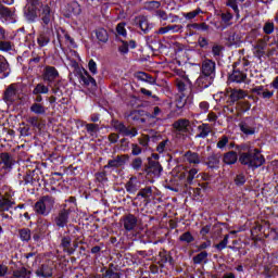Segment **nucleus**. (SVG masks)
<instances>
[{
  "label": "nucleus",
  "mask_w": 278,
  "mask_h": 278,
  "mask_svg": "<svg viewBox=\"0 0 278 278\" xmlns=\"http://www.w3.org/2000/svg\"><path fill=\"white\" fill-rule=\"evenodd\" d=\"M239 162L243 164V166H249V168H260L266 160L264 155L260 153L258 149H248V152H242L239 156Z\"/></svg>",
  "instance_id": "nucleus-1"
},
{
  "label": "nucleus",
  "mask_w": 278,
  "mask_h": 278,
  "mask_svg": "<svg viewBox=\"0 0 278 278\" xmlns=\"http://www.w3.org/2000/svg\"><path fill=\"white\" fill-rule=\"evenodd\" d=\"M54 207L55 197L49 194L41 197L34 205V210L39 216H49Z\"/></svg>",
  "instance_id": "nucleus-2"
},
{
  "label": "nucleus",
  "mask_w": 278,
  "mask_h": 278,
  "mask_svg": "<svg viewBox=\"0 0 278 278\" xmlns=\"http://www.w3.org/2000/svg\"><path fill=\"white\" fill-rule=\"evenodd\" d=\"M40 18L42 27H52L53 21H55V15L53 9H51L49 4H45L41 8Z\"/></svg>",
  "instance_id": "nucleus-3"
},
{
  "label": "nucleus",
  "mask_w": 278,
  "mask_h": 278,
  "mask_svg": "<svg viewBox=\"0 0 278 278\" xmlns=\"http://www.w3.org/2000/svg\"><path fill=\"white\" fill-rule=\"evenodd\" d=\"M70 216H71V210H67L66 204H64L63 208L59 211V213L54 217V224L56 225V227L64 229V227L68 225Z\"/></svg>",
  "instance_id": "nucleus-4"
},
{
  "label": "nucleus",
  "mask_w": 278,
  "mask_h": 278,
  "mask_svg": "<svg viewBox=\"0 0 278 278\" xmlns=\"http://www.w3.org/2000/svg\"><path fill=\"white\" fill-rule=\"evenodd\" d=\"M14 205H16V201L10 192L0 195V212H10L14 208Z\"/></svg>",
  "instance_id": "nucleus-5"
},
{
  "label": "nucleus",
  "mask_w": 278,
  "mask_h": 278,
  "mask_svg": "<svg viewBox=\"0 0 278 278\" xmlns=\"http://www.w3.org/2000/svg\"><path fill=\"white\" fill-rule=\"evenodd\" d=\"M61 247L63 248L64 253L67 255H73L75 251H77V241L73 242V238L71 236H64L61 238Z\"/></svg>",
  "instance_id": "nucleus-6"
},
{
  "label": "nucleus",
  "mask_w": 278,
  "mask_h": 278,
  "mask_svg": "<svg viewBox=\"0 0 278 278\" xmlns=\"http://www.w3.org/2000/svg\"><path fill=\"white\" fill-rule=\"evenodd\" d=\"M121 223L126 231H136L138 217L134 214H128L121 218Z\"/></svg>",
  "instance_id": "nucleus-7"
},
{
  "label": "nucleus",
  "mask_w": 278,
  "mask_h": 278,
  "mask_svg": "<svg viewBox=\"0 0 278 278\" xmlns=\"http://www.w3.org/2000/svg\"><path fill=\"white\" fill-rule=\"evenodd\" d=\"M18 99V84H11L4 91L3 101L14 103Z\"/></svg>",
  "instance_id": "nucleus-8"
},
{
  "label": "nucleus",
  "mask_w": 278,
  "mask_h": 278,
  "mask_svg": "<svg viewBox=\"0 0 278 278\" xmlns=\"http://www.w3.org/2000/svg\"><path fill=\"white\" fill-rule=\"evenodd\" d=\"M114 129H116L122 136H126L128 138H136V136H138V129L127 127L121 122H116L114 124Z\"/></svg>",
  "instance_id": "nucleus-9"
},
{
  "label": "nucleus",
  "mask_w": 278,
  "mask_h": 278,
  "mask_svg": "<svg viewBox=\"0 0 278 278\" xmlns=\"http://www.w3.org/2000/svg\"><path fill=\"white\" fill-rule=\"evenodd\" d=\"M239 127L245 136H253V134H255V121L251 117H247L241 121Z\"/></svg>",
  "instance_id": "nucleus-10"
},
{
  "label": "nucleus",
  "mask_w": 278,
  "mask_h": 278,
  "mask_svg": "<svg viewBox=\"0 0 278 278\" xmlns=\"http://www.w3.org/2000/svg\"><path fill=\"white\" fill-rule=\"evenodd\" d=\"M128 160L129 155L127 154L117 155L112 160H109L104 168H121V166H125V164H127Z\"/></svg>",
  "instance_id": "nucleus-11"
},
{
  "label": "nucleus",
  "mask_w": 278,
  "mask_h": 278,
  "mask_svg": "<svg viewBox=\"0 0 278 278\" xmlns=\"http://www.w3.org/2000/svg\"><path fill=\"white\" fill-rule=\"evenodd\" d=\"M60 77V73L58 72V68L54 66H46L42 74L43 81H47L48 84H53L55 79Z\"/></svg>",
  "instance_id": "nucleus-12"
},
{
  "label": "nucleus",
  "mask_w": 278,
  "mask_h": 278,
  "mask_svg": "<svg viewBox=\"0 0 278 278\" xmlns=\"http://www.w3.org/2000/svg\"><path fill=\"white\" fill-rule=\"evenodd\" d=\"M226 96L229 99V103H236V101H240V99H244L247 97V91L242 89H227Z\"/></svg>",
  "instance_id": "nucleus-13"
},
{
  "label": "nucleus",
  "mask_w": 278,
  "mask_h": 278,
  "mask_svg": "<svg viewBox=\"0 0 278 278\" xmlns=\"http://www.w3.org/2000/svg\"><path fill=\"white\" fill-rule=\"evenodd\" d=\"M0 18L8 23H16V14L3 5H0Z\"/></svg>",
  "instance_id": "nucleus-14"
},
{
  "label": "nucleus",
  "mask_w": 278,
  "mask_h": 278,
  "mask_svg": "<svg viewBox=\"0 0 278 278\" xmlns=\"http://www.w3.org/2000/svg\"><path fill=\"white\" fill-rule=\"evenodd\" d=\"M136 23L137 25H139L143 34H148V31H151V29H153V24H151L149 22V18L144 15L136 17Z\"/></svg>",
  "instance_id": "nucleus-15"
},
{
  "label": "nucleus",
  "mask_w": 278,
  "mask_h": 278,
  "mask_svg": "<svg viewBox=\"0 0 278 278\" xmlns=\"http://www.w3.org/2000/svg\"><path fill=\"white\" fill-rule=\"evenodd\" d=\"M214 73H216V63L212 60H204L202 62V75L214 77Z\"/></svg>",
  "instance_id": "nucleus-16"
},
{
  "label": "nucleus",
  "mask_w": 278,
  "mask_h": 278,
  "mask_svg": "<svg viewBox=\"0 0 278 278\" xmlns=\"http://www.w3.org/2000/svg\"><path fill=\"white\" fill-rule=\"evenodd\" d=\"M187 33L189 36H194V29L198 31H207L210 29V26L206 25L205 23H193V24H188L187 27Z\"/></svg>",
  "instance_id": "nucleus-17"
},
{
  "label": "nucleus",
  "mask_w": 278,
  "mask_h": 278,
  "mask_svg": "<svg viewBox=\"0 0 278 278\" xmlns=\"http://www.w3.org/2000/svg\"><path fill=\"white\" fill-rule=\"evenodd\" d=\"M174 129L176 131H179L180 134H187L189 127H190V121L189 119H178L173 124Z\"/></svg>",
  "instance_id": "nucleus-18"
},
{
  "label": "nucleus",
  "mask_w": 278,
  "mask_h": 278,
  "mask_svg": "<svg viewBox=\"0 0 278 278\" xmlns=\"http://www.w3.org/2000/svg\"><path fill=\"white\" fill-rule=\"evenodd\" d=\"M214 81V76H210L207 74H202L198 79L197 84L199 88H210Z\"/></svg>",
  "instance_id": "nucleus-19"
},
{
  "label": "nucleus",
  "mask_w": 278,
  "mask_h": 278,
  "mask_svg": "<svg viewBox=\"0 0 278 278\" xmlns=\"http://www.w3.org/2000/svg\"><path fill=\"white\" fill-rule=\"evenodd\" d=\"M126 191L130 194L138 192L140 188V181L136 177H131L125 185Z\"/></svg>",
  "instance_id": "nucleus-20"
},
{
  "label": "nucleus",
  "mask_w": 278,
  "mask_h": 278,
  "mask_svg": "<svg viewBox=\"0 0 278 278\" xmlns=\"http://www.w3.org/2000/svg\"><path fill=\"white\" fill-rule=\"evenodd\" d=\"M37 42L39 47H47L51 42V29L48 28L47 31L40 33Z\"/></svg>",
  "instance_id": "nucleus-21"
},
{
  "label": "nucleus",
  "mask_w": 278,
  "mask_h": 278,
  "mask_svg": "<svg viewBox=\"0 0 278 278\" xmlns=\"http://www.w3.org/2000/svg\"><path fill=\"white\" fill-rule=\"evenodd\" d=\"M244 3V0H226L227 8H231L237 18L240 17V5Z\"/></svg>",
  "instance_id": "nucleus-22"
},
{
  "label": "nucleus",
  "mask_w": 278,
  "mask_h": 278,
  "mask_svg": "<svg viewBox=\"0 0 278 278\" xmlns=\"http://www.w3.org/2000/svg\"><path fill=\"white\" fill-rule=\"evenodd\" d=\"M185 162H188V164H201V156H199V153L188 151L184 155Z\"/></svg>",
  "instance_id": "nucleus-23"
},
{
  "label": "nucleus",
  "mask_w": 278,
  "mask_h": 278,
  "mask_svg": "<svg viewBox=\"0 0 278 278\" xmlns=\"http://www.w3.org/2000/svg\"><path fill=\"white\" fill-rule=\"evenodd\" d=\"M199 134L195 138H207L212 131V125L203 123L202 125L198 126Z\"/></svg>",
  "instance_id": "nucleus-24"
},
{
  "label": "nucleus",
  "mask_w": 278,
  "mask_h": 278,
  "mask_svg": "<svg viewBox=\"0 0 278 278\" xmlns=\"http://www.w3.org/2000/svg\"><path fill=\"white\" fill-rule=\"evenodd\" d=\"M206 165L208 168H218L220 166V154H211L207 157Z\"/></svg>",
  "instance_id": "nucleus-25"
},
{
  "label": "nucleus",
  "mask_w": 278,
  "mask_h": 278,
  "mask_svg": "<svg viewBox=\"0 0 278 278\" xmlns=\"http://www.w3.org/2000/svg\"><path fill=\"white\" fill-rule=\"evenodd\" d=\"M80 84L84 86H90L91 88H97V80H94L88 72L80 75Z\"/></svg>",
  "instance_id": "nucleus-26"
},
{
  "label": "nucleus",
  "mask_w": 278,
  "mask_h": 278,
  "mask_svg": "<svg viewBox=\"0 0 278 278\" xmlns=\"http://www.w3.org/2000/svg\"><path fill=\"white\" fill-rule=\"evenodd\" d=\"M37 277L49 278L52 277L53 270L49 265H42L39 269L36 270Z\"/></svg>",
  "instance_id": "nucleus-27"
},
{
  "label": "nucleus",
  "mask_w": 278,
  "mask_h": 278,
  "mask_svg": "<svg viewBox=\"0 0 278 278\" xmlns=\"http://www.w3.org/2000/svg\"><path fill=\"white\" fill-rule=\"evenodd\" d=\"M96 37H97V40L99 42H102L103 45H105V42L110 40V35L108 34V30H105V28H98L96 30Z\"/></svg>",
  "instance_id": "nucleus-28"
},
{
  "label": "nucleus",
  "mask_w": 278,
  "mask_h": 278,
  "mask_svg": "<svg viewBox=\"0 0 278 278\" xmlns=\"http://www.w3.org/2000/svg\"><path fill=\"white\" fill-rule=\"evenodd\" d=\"M30 112H33V114H37V115H45V114H47V108L43 106L42 103L34 102L30 105Z\"/></svg>",
  "instance_id": "nucleus-29"
},
{
  "label": "nucleus",
  "mask_w": 278,
  "mask_h": 278,
  "mask_svg": "<svg viewBox=\"0 0 278 278\" xmlns=\"http://www.w3.org/2000/svg\"><path fill=\"white\" fill-rule=\"evenodd\" d=\"M247 79V74L241 71H233V73L230 76L231 81H236V84H242Z\"/></svg>",
  "instance_id": "nucleus-30"
},
{
  "label": "nucleus",
  "mask_w": 278,
  "mask_h": 278,
  "mask_svg": "<svg viewBox=\"0 0 278 278\" xmlns=\"http://www.w3.org/2000/svg\"><path fill=\"white\" fill-rule=\"evenodd\" d=\"M149 170L150 173H153V175H160L162 173V165L160 162L156 161H150L149 162Z\"/></svg>",
  "instance_id": "nucleus-31"
},
{
  "label": "nucleus",
  "mask_w": 278,
  "mask_h": 278,
  "mask_svg": "<svg viewBox=\"0 0 278 278\" xmlns=\"http://www.w3.org/2000/svg\"><path fill=\"white\" fill-rule=\"evenodd\" d=\"M136 77L140 81H146L147 84H155V78H153V76H151L144 72L137 73Z\"/></svg>",
  "instance_id": "nucleus-32"
},
{
  "label": "nucleus",
  "mask_w": 278,
  "mask_h": 278,
  "mask_svg": "<svg viewBox=\"0 0 278 278\" xmlns=\"http://www.w3.org/2000/svg\"><path fill=\"white\" fill-rule=\"evenodd\" d=\"M33 94H49V87L42 83L36 85Z\"/></svg>",
  "instance_id": "nucleus-33"
},
{
  "label": "nucleus",
  "mask_w": 278,
  "mask_h": 278,
  "mask_svg": "<svg viewBox=\"0 0 278 278\" xmlns=\"http://www.w3.org/2000/svg\"><path fill=\"white\" fill-rule=\"evenodd\" d=\"M236 162H238V153L231 151V152H227L224 155V163L225 164H236Z\"/></svg>",
  "instance_id": "nucleus-34"
},
{
  "label": "nucleus",
  "mask_w": 278,
  "mask_h": 278,
  "mask_svg": "<svg viewBox=\"0 0 278 278\" xmlns=\"http://www.w3.org/2000/svg\"><path fill=\"white\" fill-rule=\"evenodd\" d=\"M22 242H29L31 240V230L29 228H22L18 230Z\"/></svg>",
  "instance_id": "nucleus-35"
},
{
  "label": "nucleus",
  "mask_w": 278,
  "mask_h": 278,
  "mask_svg": "<svg viewBox=\"0 0 278 278\" xmlns=\"http://www.w3.org/2000/svg\"><path fill=\"white\" fill-rule=\"evenodd\" d=\"M100 273H102V278H121V274L113 269H106L105 267H103Z\"/></svg>",
  "instance_id": "nucleus-36"
},
{
  "label": "nucleus",
  "mask_w": 278,
  "mask_h": 278,
  "mask_svg": "<svg viewBox=\"0 0 278 278\" xmlns=\"http://www.w3.org/2000/svg\"><path fill=\"white\" fill-rule=\"evenodd\" d=\"M51 227V223L45 218L38 219V229L41 233H46V231Z\"/></svg>",
  "instance_id": "nucleus-37"
},
{
  "label": "nucleus",
  "mask_w": 278,
  "mask_h": 278,
  "mask_svg": "<svg viewBox=\"0 0 278 278\" xmlns=\"http://www.w3.org/2000/svg\"><path fill=\"white\" fill-rule=\"evenodd\" d=\"M152 195H153V189H151V187H146L143 189H140V191L137 194V199L139 197H142V199H151Z\"/></svg>",
  "instance_id": "nucleus-38"
},
{
  "label": "nucleus",
  "mask_w": 278,
  "mask_h": 278,
  "mask_svg": "<svg viewBox=\"0 0 278 278\" xmlns=\"http://www.w3.org/2000/svg\"><path fill=\"white\" fill-rule=\"evenodd\" d=\"M85 129L89 136H97L99 134V124H86Z\"/></svg>",
  "instance_id": "nucleus-39"
},
{
  "label": "nucleus",
  "mask_w": 278,
  "mask_h": 278,
  "mask_svg": "<svg viewBox=\"0 0 278 278\" xmlns=\"http://www.w3.org/2000/svg\"><path fill=\"white\" fill-rule=\"evenodd\" d=\"M31 273L25 268L13 271L12 278H29Z\"/></svg>",
  "instance_id": "nucleus-40"
},
{
  "label": "nucleus",
  "mask_w": 278,
  "mask_h": 278,
  "mask_svg": "<svg viewBox=\"0 0 278 278\" xmlns=\"http://www.w3.org/2000/svg\"><path fill=\"white\" fill-rule=\"evenodd\" d=\"M170 146V140L165 139L163 141H161L157 147H156V151L157 153H164L168 150V147Z\"/></svg>",
  "instance_id": "nucleus-41"
},
{
  "label": "nucleus",
  "mask_w": 278,
  "mask_h": 278,
  "mask_svg": "<svg viewBox=\"0 0 278 278\" xmlns=\"http://www.w3.org/2000/svg\"><path fill=\"white\" fill-rule=\"evenodd\" d=\"M180 242H186V244H190L194 240V236L192 232L186 231L179 237Z\"/></svg>",
  "instance_id": "nucleus-42"
},
{
  "label": "nucleus",
  "mask_w": 278,
  "mask_h": 278,
  "mask_svg": "<svg viewBox=\"0 0 278 278\" xmlns=\"http://www.w3.org/2000/svg\"><path fill=\"white\" fill-rule=\"evenodd\" d=\"M201 9H195L194 11L188 12V13H182L184 18H186L187 21H192V18H197V16H199V14H201Z\"/></svg>",
  "instance_id": "nucleus-43"
},
{
  "label": "nucleus",
  "mask_w": 278,
  "mask_h": 278,
  "mask_svg": "<svg viewBox=\"0 0 278 278\" xmlns=\"http://www.w3.org/2000/svg\"><path fill=\"white\" fill-rule=\"evenodd\" d=\"M162 5L160 1H149L144 3V10L153 11L159 10V8Z\"/></svg>",
  "instance_id": "nucleus-44"
},
{
  "label": "nucleus",
  "mask_w": 278,
  "mask_h": 278,
  "mask_svg": "<svg viewBox=\"0 0 278 278\" xmlns=\"http://www.w3.org/2000/svg\"><path fill=\"white\" fill-rule=\"evenodd\" d=\"M117 36H122V38H127V29H125V23H119L116 26Z\"/></svg>",
  "instance_id": "nucleus-45"
},
{
  "label": "nucleus",
  "mask_w": 278,
  "mask_h": 278,
  "mask_svg": "<svg viewBox=\"0 0 278 278\" xmlns=\"http://www.w3.org/2000/svg\"><path fill=\"white\" fill-rule=\"evenodd\" d=\"M205 260H207V253L203 251L193 257V263L202 264V262H205Z\"/></svg>",
  "instance_id": "nucleus-46"
},
{
  "label": "nucleus",
  "mask_w": 278,
  "mask_h": 278,
  "mask_svg": "<svg viewBox=\"0 0 278 278\" xmlns=\"http://www.w3.org/2000/svg\"><path fill=\"white\" fill-rule=\"evenodd\" d=\"M0 160L3 162L4 166L10 167L12 166V157H10L9 153H1L0 154Z\"/></svg>",
  "instance_id": "nucleus-47"
},
{
  "label": "nucleus",
  "mask_w": 278,
  "mask_h": 278,
  "mask_svg": "<svg viewBox=\"0 0 278 278\" xmlns=\"http://www.w3.org/2000/svg\"><path fill=\"white\" fill-rule=\"evenodd\" d=\"M198 174H199V169H197V168H191V169L188 172L187 182H188L189 185H192V181H194V178L197 177Z\"/></svg>",
  "instance_id": "nucleus-48"
},
{
  "label": "nucleus",
  "mask_w": 278,
  "mask_h": 278,
  "mask_svg": "<svg viewBox=\"0 0 278 278\" xmlns=\"http://www.w3.org/2000/svg\"><path fill=\"white\" fill-rule=\"evenodd\" d=\"M199 112L200 114H207L210 112V102L202 101L199 103Z\"/></svg>",
  "instance_id": "nucleus-49"
},
{
  "label": "nucleus",
  "mask_w": 278,
  "mask_h": 278,
  "mask_svg": "<svg viewBox=\"0 0 278 278\" xmlns=\"http://www.w3.org/2000/svg\"><path fill=\"white\" fill-rule=\"evenodd\" d=\"M227 244H229V235H226L224 240L215 245V249H217V251H223V249H227Z\"/></svg>",
  "instance_id": "nucleus-50"
},
{
  "label": "nucleus",
  "mask_w": 278,
  "mask_h": 278,
  "mask_svg": "<svg viewBox=\"0 0 278 278\" xmlns=\"http://www.w3.org/2000/svg\"><path fill=\"white\" fill-rule=\"evenodd\" d=\"M27 123H29L31 127H36V129H40V121L38 119V116L28 117Z\"/></svg>",
  "instance_id": "nucleus-51"
},
{
  "label": "nucleus",
  "mask_w": 278,
  "mask_h": 278,
  "mask_svg": "<svg viewBox=\"0 0 278 278\" xmlns=\"http://www.w3.org/2000/svg\"><path fill=\"white\" fill-rule=\"evenodd\" d=\"M263 31H264V34H267V35L273 34V31H275V24L271 22L265 23V25L263 27Z\"/></svg>",
  "instance_id": "nucleus-52"
},
{
  "label": "nucleus",
  "mask_w": 278,
  "mask_h": 278,
  "mask_svg": "<svg viewBox=\"0 0 278 278\" xmlns=\"http://www.w3.org/2000/svg\"><path fill=\"white\" fill-rule=\"evenodd\" d=\"M151 138L148 135H143L142 137H140L138 139V142L141 147H143L144 149H147L149 147V142H150Z\"/></svg>",
  "instance_id": "nucleus-53"
},
{
  "label": "nucleus",
  "mask_w": 278,
  "mask_h": 278,
  "mask_svg": "<svg viewBox=\"0 0 278 278\" xmlns=\"http://www.w3.org/2000/svg\"><path fill=\"white\" fill-rule=\"evenodd\" d=\"M0 51H12V42L0 40Z\"/></svg>",
  "instance_id": "nucleus-54"
},
{
  "label": "nucleus",
  "mask_w": 278,
  "mask_h": 278,
  "mask_svg": "<svg viewBox=\"0 0 278 278\" xmlns=\"http://www.w3.org/2000/svg\"><path fill=\"white\" fill-rule=\"evenodd\" d=\"M236 186H244L247 184V176L244 174H239L235 178Z\"/></svg>",
  "instance_id": "nucleus-55"
},
{
  "label": "nucleus",
  "mask_w": 278,
  "mask_h": 278,
  "mask_svg": "<svg viewBox=\"0 0 278 278\" xmlns=\"http://www.w3.org/2000/svg\"><path fill=\"white\" fill-rule=\"evenodd\" d=\"M131 167L134 170H140L142 168V159L136 157L131 163Z\"/></svg>",
  "instance_id": "nucleus-56"
},
{
  "label": "nucleus",
  "mask_w": 278,
  "mask_h": 278,
  "mask_svg": "<svg viewBox=\"0 0 278 278\" xmlns=\"http://www.w3.org/2000/svg\"><path fill=\"white\" fill-rule=\"evenodd\" d=\"M228 142H229V137L223 136L217 142V149H225Z\"/></svg>",
  "instance_id": "nucleus-57"
},
{
  "label": "nucleus",
  "mask_w": 278,
  "mask_h": 278,
  "mask_svg": "<svg viewBox=\"0 0 278 278\" xmlns=\"http://www.w3.org/2000/svg\"><path fill=\"white\" fill-rule=\"evenodd\" d=\"M176 86L180 92H184L186 90V78L176 79Z\"/></svg>",
  "instance_id": "nucleus-58"
},
{
  "label": "nucleus",
  "mask_w": 278,
  "mask_h": 278,
  "mask_svg": "<svg viewBox=\"0 0 278 278\" xmlns=\"http://www.w3.org/2000/svg\"><path fill=\"white\" fill-rule=\"evenodd\" d=\"M8 71V61L3 55H0V73H5Z\"/></svg>",
  "instance_id": "nucleus-59"
},
{
  "label": "nucleus",
  "mask_w": 278,
  "mask_h": 278,
  "mask_svg": "<svg viewBox=\"0 0 278 278\" xmlns=\"http://www.w3.org/2000/svg\"><path fill=\"white\" fill-rule=\"evenodd\" d=\"M220 18L223 21V23H229V21H231L233 18V14H231L230 12H226V13H222Z\"/></svg>",
  "instance_id": "nucleus-60"
},
{
  "label": "nucleus",
  "mask_w": 278,
  "mask_h": 278,
  "mask_svg": "<svg viewBox=\"0 0 278 278\" xmlns=\"http://www.w3.org/2000/svg\"><path fill=\"white\" fill-rule=\"evenodd\" d=\"M88 68L90 71V73H92V75H97V62H94V60H90L88 63Z\"/></svg>",
  "instance_id": "nucleus-61"
},
{
  "label": "nucleus",
  "mask_w": 278,
  "mask_h": 278,
  "mask_svg": "<svg viewBox=\"0 0 278 278\" xmlns=\"http://www.w3.org/2000/svg\"><path fill=\"white\" fill-rule=\"evenodd\" d=\"M169 31H172V34H179V31H181L184 29V26L181 25H168Z\"/></svg>",
  "instance_id": "nucleus-62"
},
{
  "label": "nucleus",
  "mask_w": 278,
  "mask_h": 278,
  "mask_svg": "<svg viewBox=\"0 0 278 278\" xmlns=\"http://www.w3.org/2000/svg\"><path fill=\"white\" fill-rule=\"evenodd\" d=\"M140 153H142V148H140V146H138L137 143H132L131 144V154L140 155Z\"/></svg>",
  "instance_id": "nucleus-63"
},
{
  "label": "nucleus",
  "mask_w": 278,
  "mask_h": 278,
  "mask_svg": "<svg viewBox=\"0 0 278 278\" xmlns=\"http://www.w3.org/2000/svg\"><path fill=\"white\" fill-rule=\"evenodd\" d=\"M156 16L161 18V21H168V14L166 13V11L157 10Z\"/></svg>",
  "instance_id": "nucleus-64"
}]
</instances>
